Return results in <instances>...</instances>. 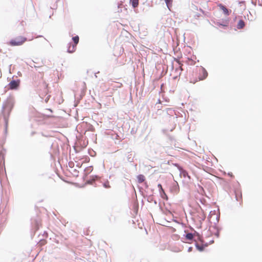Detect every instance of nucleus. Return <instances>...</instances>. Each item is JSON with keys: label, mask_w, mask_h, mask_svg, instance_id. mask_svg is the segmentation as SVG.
Masks as SVG:
<instances>
[{"label": "nucleus", "mask_w": 262, "mask_h": 262, "mask_svg": "<svg viewBox=\"0 0 262 262\" xmlns=\"http://www.w3.org/2000/svg\"><path fill=\"white\" fill-rule=\"evenodd\" d=\"M7 107H10V109H11L12 107V103L10 102H8L7 104Z\"/></svg>", "instance_id": "obj_19"}, {"label": "nucleus", "mask_w": 262, "mask_h": 262, "mask_svg": "<svg viewBox=\"0 0 262 262\" xmlns=\"http://www.w3.org/2000/svg\"><path fill=\"white\" fill-rule=\"evenodd\" d=\"M159 186H160V187L162 188V185H161L160 184V185H159Z\"/></svg>", "instance_id": "obj_22"}, {"label": "nucleus", "mask_w": 262, "mask_h": 262, "mask_svg": "<svg viewBox=\"0 0 262 262\" xmlns=\"http://www.w3.org/2000/svg\"><path fill=\"white\" fill-rule=\"evenodd\" d=\"M72 40H73L74 43V45L76 46V45L79 42V37L78 36H74L72 38Z\"/></svg>", "instance_id": "obj_11"}, {"label": "nucleus", "mask_w": 262, "mask_h": 262, "mask_svg": "<svg viewBox=\"0 0 262 262\" xmlns=\"http://www.w3.org/2000/svg\"><path fill=\"white\" fill-rule=\"evenodd\" d=\"M27 38L23 36H18L14 39L11 40L9 44L12 46H18L23 45L26 40Z\"/></svg>", "instance_id": "obj_2"}, {"label": "nucleus", "mask_w": 262, "mask_h": 262, "mask_svg": "<svg viewBox=\"0 0 262 262\" xmlns=\"http://www.w3.org/2000/svg\"><path fill=\"white\" fill-rule=\"evenodd\" d=\"M196 248L200 251H202L203 250V247H202V246H200L197 245H196Z\"/></svg>", "instance_id": "obj_18"}, {"label": "nucleus", "mask_w": 262, "mask_h": 262, "mask_svg": "<svg viewBox=\"0 0 262 262\" xmlns=\"http://www.w3.org/2000/svg\"><path fill=\"white\" fill-rule=\"evenodd\" d=\"M219 26H223V27L226 26V25H223L221 24H220L219 25Z\"/></svg>", "instance_id": "obj_21"}, {"label": "nucleus", "mask_w": 262, "mask_h": 262, "mask_svg": "<svg viewBox=\"0 0 262 262\" xmlns=\"http://www.w3.org/2000/svg\"><path fill=\"white\" fill-rule=\"evenodd\" d=\"M199 213L201 215V216H200L201 220L204 221L206 218V215L204 214V213L203 211H202L201 212H199Z\"/></svg>", "instance_id": "obj_14"}, {"label": "nucleus", "mask_w": 262, "mask_h": 262, "mask_svg": "<svg viewBox=\"0 0 262 262\" xmlns=\"http://www.w3.org/2000/svg\"><path fill=\"white\" fill-rule=\"evenodd\" d=\"M134 212L136 214L137 213L138 210V204L134 203Z\"/></svg>", "instance_id": "obj_15"}, {"label": "nucleus", "mask_w": 262, "mask_h": 262, "mask_svg": "<svg viewBox=\"0 0 262 262\" xmlns=\"http://www.w3.org/2000/svg\"><path fill=\"white\" fill-rule=\"evenodd\" d=\"M208 76V73L203 67L195 68L189 75L190 81L191 83L195 82L205 79Z\"/></svg>", "instance_id": "obj_1"}, {"label": "nucleus", "mask_w": 262, "mask_h": 262, "mask_svg": "<svg viewBox=\"0 0 262 262\" xmlns=\"http://www.w3.org/2000/svg\"><path fill=\"white\" fill-rule=\"evenodd\" d=\"M9 86L11 89H15L18 86V82L15 80H12L10 82Z\"/></svg>", "instance_id": "obj_5"}, {"label": "nucleus", "mask_w": 262, "mask_h": 262, "mask_svg": "<svg viewBox=\"0 0 262 262\" xmlns=\"http://www.w3.org/2000/svg\"><path fill=\"white\" fill-rule=\"evenodd\" d=\"M228 174L230 177H234L232 172H231V173H228Z\"/></svg>", "instance_id": "obj_20"}, {"label": "nucleus", "mask_w": 262, "mask_h": 262, "mask_svg": "<svg viewBox=\"0 0 262 262\" xmlns=\"http://www.w3.org/2000/svg\"><path fill=\"white\" fill-rule=\"evenodd\" d=\"M103 186L106 188H108L110 187V186L109 185L108 182H106L103 184Z\"/></svg>", "instance_id": "obj_17"}, {"label": "nucleus", "mask_w": 262, "mask_h": 262, "mask_svg": "<svg viewBox=\"0 0 262 262\" xmlns=\"http://www.w3.org/2000/svg\"><path fill=\"white\" fill-rule=\"evenodd\" d=\"M69 46L68 49V52L72 53H73L75 51L76 46L74 44H72L71 43H69Z\"/></svg>", "instance_id": "obj_7"}, {"label": "nucleus", "mask_w": 262, "mask_h": 262, "mask_svg": "<svg viewBox=\"0 0 262 262\" xmlns=\"http://www.w3.org/2000/svg\"><path fill=\"white\" fill-rule=\"evenodd\" d=\"M139 4V0H132V6L136 7Z\"/></svg>", "instance_id": "obj_13"}, {"label": "nucleus", "mask_w": 262, "mask_h": 262, "mask_svg": "<svg viewBox=\"0 0 262 262\" xmlns=\"http://www.w3.org/2000/svg\"><path fill=\"white\" fill-rule=\"evenodd\" d=\"M33 39V38H31L30 39H29V40H32Z\"/></svg>", "instance_id": "obj_23"}, {"label": "nucleus", "mask_w": 262, "mask_h": 262, "mask_svg": "<svg viewBox=\"0 0 262 262\" xmlns=\"http://www.w3.org/2000/svg\"><path fill=\"white\" fill-rule=\"evenodd\" d=\"M179 169L180 171V175L181 176L183 177L184 178H186L187 177L190 179V176L188 175V172L186 170L183 169L180 167H179Z\"/></svg>", "instance_id": "obj_6"}, {"label": "nucleus", "mask_w": 262, "mask_h": 262, "mask_svg": "<svg viewBox=\"0 0 262 262\" xmlns=\"http://www.w3.org/2000/svg\"><path fill=\"white\" fill-rule=\"evenodd\" d=\"M177 61L179 63V67L175 70V72L176 73L177 75L174 77V79H176L178 76H180L182 71H183V69L182 68V64H181L179 61L177 60Z\"/></svg>", "instance_id": "obj_3"}, {"label": "nucleus", "mask_w": 262, "mask_h": 262, "mask_svg": "<svg viewBox=\"0 0 262 262\" xmlns=\"http://www.w3.org/2000/svg\"><path fill=\"white\" fill-rule=\"evenodd\" d=\"M218 6L220 7V9H221L223 11V13L225 15H229L230 12L226 7H225L224 5H223L221 4H219L218 5Z\"/></svg>", "instance_id": "obj_4"}, {"label": "nucleus", "mask_w": 262, "mask_h": 262, "mask_svg": "<svg viewBox=\"0 0 262 262\" xmlns=\"http://www.w3.org/2000/svg\"><path fill=\"white\" fill-rule=\"evenodd\" d=\"M186 238L188 240H191L193 238V235L192 233H187L186 236Z\"/></svg>", "instance_id": "obj_12"}, {"label": "nucleus", "mask_w": 262, "mask_h": 262, "mask_svg": "<svg viewBox=\"0 0 262 262\" xmlns=\"http://www.w3.org/2000/svg\"><path fill=\"white\" fill-rule=\"evenodd\" d=\"M137 182L139 183L143 182L145 180V177L143 174H139L137 177Z\"/></svg>", "instance_id": "obj_8"}, {"label": "nucleus", "mask_w": 262, "mask_h": 262, "mask_svg": "<svg viewBox=\"0 0 262 262\" xmlns=\"http://www.w3.org/2000/svg\"><path fill=\"white\" fill-rule=\"evenodd\" d=\"M245 22L243 20H239L237 25V28L238 29H243L245 27Z\"/></svg>", "instance_id": "obj_9"}, {"label": "nucleus", "mask_w": 262, "mask_h": 262, "mask_svg": "<svg viewBox=\"0 0 262 262\" xmlns=\"http://www.w3.org/2000/svg\"><path fill=\"white\" fill-rule=\"evenodd\" d=\"M168 8L170 10V7L172 6V0H165Z\"/></svg>", "instance_id": "obj_10"}, {"label": "nucleus", "mask_w": 262, "mask_h": 262, "mask_svg": "<svg viewBox=\"0 0 262 262\" xmlns=\"http://www.w3.org/2000/svg\"><path fill=\"white\" fill-rule=\"evenodd\" d=\"M97 176H93L92 180H89L88 181V183L92 184L93 182L95 180V179H97Z\"/></svg>", "instance_id": "obj_16"}]
</instances>
